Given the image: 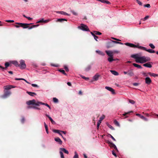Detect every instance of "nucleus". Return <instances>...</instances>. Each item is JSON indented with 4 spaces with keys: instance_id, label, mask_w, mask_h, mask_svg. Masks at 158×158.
<instances>
[{
    "instance_id": "nucleus-11",
    "label": "nucleus",
    "mask_w": 158,
    "mask_h": 158,
    "mask_svg": "<svg viewBox=\"0 0 158 158\" xmlns=\"http://www.w3.org/2000/svg\"><path fill=\"white\" fill-rule=\"evenodd\" d=\"M132 111H130L129 112L125 113L122 114V117L124 118L128 117L130 115V113L132 112Z\"/></svg>"
},
{
    "instance_id": "nucleus-21",
    "label": "nucleus",
    "mask_w": 158,
    "mask_h": 158,
    "mask_svg": "<svg viewBox=\"0 0 158 158\" xmlns=\"http://www.w3.org/2000/svg\"><path fill=\"white\" fill-rule=\"evenodd\" d=\"M45 115L46 116L48 117V118H49V119L51 121V123L52 124H55V123H56L55 122L53 121V120L52 119L50 116H49V115H48L47 114H46Z\"/></svg>"
},
{
    "instance_id": "nucleus-56",
    "label": "nucleus",
    "mask_w": 158,
    "mask_h": 158,
    "mask_svg": "<svg viewBox=\"0 0 158 158\" xmlns=\"http://www.w3.org/2000/svg\"><path fill=\"white\" fill-rule=\"evenodd\" d=\"M25 121V118L24 117H23V118L21 119V122L22 123H24Z\"/></svg>"
},
{
    "instance_id": "nucleus-47",
    "label": "nucleus",
    "mask_w": 158,
    "mask_h": 158,
    "mask_svg": "<svg viewBox=\"0 0 158 158\" xmlns=\"http://www.w3.org/2000/svg\"><path fill=\"white\" fill-rule=\"evenodd\" d=\"M149 46L152 49H154L155 48V46L152 44H150Z\"/></svg>"
},
{
    "instance_id": "nucleus-16",
    "label": "nucleus",
    "mask_w": 158,
    "mask_h": 158,
    "mask_svg": "<svg viewBox=\"0 0 158 158\" xmlns=\"http://www.w3.org/2000/svg\"><path fill=\"white\" fill-rule=\"evenodd\" d=\"M151 63H152V62H148L147 63L143 64V66L148 68H151V67H152V65L151 64Z\"/></svg>"
},
{
    "instance_id": "nucleus-27",
    "label": "nucleus",
    "mask_w": 158,
    "mask_h": 158,
    "mask_svg": "<svg viewBox=\"0 0 158 158\" xmlns=\"http://www.w3.org/2000/svg\"><path fill=\"white\" fill-rule=\"evenodd\" d=\"M5 67H3V69H6L10 65V64L8 62H7L5 63Z\"/></svg>"
},
{
    "instance_id": "nucleus-6",
    "label": "nucleus",
    "mask_w": 158,
    "mask_h": 158,
    "mask_svg": "<svg viewBox=\"0 0 158 158\" xmlns=\"http://www.w3.org/2000/svg\"><path fill=\"white\" fill-rule=\"evenodd\" d=\"M20 64H19V67H20L21 69H24L26 68V66L25 63V61L23 60H22L20 61Z\"/></svg>"
},
{
    "instance_id": "nucleus-50",
    "label": "nucleus",
    "mask_w": 158,
    "mask_h": 158,
    "mask_svg": "<svg viewBox=\"0 0 158 158\" xmlns=\"http://www.w3.org/2000/svg\"><path fill=\"white\" fill-rule=\"evenodd\" d=\"M114 123L116 125L118 126H119V123L116 120H114Z\"/></svg>"
},
{
    "instance_id": "nucleus-63",
    "label": "nucleus",
    "mask_w": 158,
    "mask_h": 158,
    "mask_svg": "<svg viewBox=\"0 0 158 158\" xmlns=\"http://www.w3.org/2000/svg\"><path fill=\"white\" fill-rule=\"evenodd\" d=\"M112 154L115 157H117L116 154L114 150L112 151Z\"/></svg>"
},
{
    "instance_id": "nucleus-39",
    "label": "nucleus",
    "mask_w": 158,
    "mask_h": 158,
    "mask_svg": "<svg viewBox=\"0 0 158 158\" xmlns=\"http://www.w3.org/2000/svg\"><path fill=\"white\" fill-rule=\"evenodd\" d=\"M96 52L98 53V54L100 55H102V56H104V54L102 52L99 51V50H96Z\"/></svg>"
},
{
    "instance_id": "nucleus-42",
    "label": "nucleus",
    "mask_w": 158,
    "mask_h": 158,
    "mask_svg": "<svg viewBox=\"0 0 158 158\" xmlns=\"http://www.w3.org/2000/svg\"><path fill=\"white\" fill-rule=\"evenodd\" d=\"M53 101L55 103H58V100L56 98H53Z\"/></svg>"
},
{
    "instance_id": "nucleus-30",
    "label": "nucleus",
    "mask_w": 158,
    "mask_h": 158,
    "mask_svg": "<svg viewBox=\"0 0 158 158\" xmlns=\"http://www.w3.org/2000/svg\"><path fill=\"white\" fill-rule=\"evenodd\" d=\"M133 65L136 67H137L139 69H142V66L140 65H138L136 64H135V63H133Z\"/></svg>"
},
{
    "instance_id": "nucleus-60",
    "label": "nucleus",
    "mask_w": 158,
    "mask_h": 158,
    "mask_svg": "<svg viewBox=\"0 0 158 158\" xmlns=\"http://www.w3.org/2000/svg\"><path fill=\"white\" fill-rule=\"evenodd\" d=\"M109 135L110 136V137L114 141H116L115 139L110 134H109Z\"/></svg>"
},
{
    "instance_id": "nucleus-62",
    "label": "nucleus",
    "mask_w": 158,
    "mask_h": 158,
    "mask_svg": "<svg viewBox=\"0 0 158 158\" xmlns=\"http://www.w3.org/2000/svg\"><path fill=\"white\" fill-rule=\"evenodd\" d=\"M6 21L9 23H12L14 22V21L13 20H6Z\"/></svg>"
},
{
    "instance_id": "nucleus-38",
    "label": "nucleus",
    "mask_w": 158,
    "mask_h": 158,
    "mask_svg": "<svg viewBox=\"0 0 158 158\" xmlns=\"http://www.w3.org/2000/svg\"><path fill=\"white\" fill-rule=\"evenodd\" d=\"M44 125L45 128L46 132L47 134H48V126L45 122H44Z\"/></svg>"
},
{
    "instance_id": "nucleus-52",
    "label": "nucleus",
    "mask_w": 158,
    "mask_h": 158,
    "mask_svg": "<svg viewBox=\"0 0 158 158\" xmlns=\"http://www.w3.org/2000/svg\"><path fill=\"white\" fill-rule=\"evenodd\" d=\"M44 19L43 18L41 19L40 20L37 21V23H43L44 22Z\"/></svg>"
},
{
    "instance_id": "nucleus-61",
    "label": "nucleus",
    "mask_w": 158,
    "mask_h": 158,
    "mask_svg": "<svg viewBox=\"0 0 158 158\" xmlns=\"http://www.w3.org/2000/svg\"><path fill=\"white\" fill-rule=\"evenodd\" d=\"M23 80V78H15V80Z\"/></svg>"
},
{
    "instance_id": "nucleus-36",
    "label": "nucleus",
    "mask_w": 158,
    "mask_h": 158,
    "mask_svg": "<svg viewBox=\"0 0 158 158\" xmlns=\"http://www.w3.org/2000/svg\"><path fill=\"white\" fill-rule=\"evenodd\" d=\"M101 2L104 3H106L107 4H110V3L109 1L106 0H101Z\"/></svg>"
},
{
    "instance_id": "nucleus-53",
    "label": "nucleus",
    "mask_w": 158,
    "mask_h": 158,
    "mask_svg": "<svg viewBox=\"0 0 158 158\" xmlns=\"http://www.w3.org/2000/svg\"><path fill=\"white\" fill-rule=\"evenodd\" d=\"M64 68L66 72H68L69 71L68 68L66 66H64Z\"/></svg>"
},
{
    "instance_id": "nucleus-59",
    "label": "nucleus",
    "mask_w": 158,
    "mask_h": 158,
    "mask_svg": "<svg viewBox=\"0 0 158 158\" xmlns=\"http://www.w3.org/2000/svg\"><path fill=\"white\" fill-rule=\"evenodd\" d=\"M142 73L145 76H148V73H144V72H142Z\"/></svg>"
},
{
    "instance_id": "nucleus-28",
    "label": "nucleus",
    "mask_w": 158,
    "mask_h": 158,
    "mask_svg": "<svg viewBox=\"0 0 158 158\" xmlns=\"http://www.w3.org/2000/svg\"><path fill=\"white\" fill-rule=\"evenodd\" d=\"M11 63L15 65L16 67H19V64L17 61H12Z\"/></svg>"
},
{
    "instance_id": "nucleus-7",
    "label": "nucleus",
    "mask_w": 158,
    "mask_h": 158,
    "mask_svg": "<svg viewBox=\"0 0 158 158\" xmlns=\"http://www.w3.org/2000/svg\"><path fill=\"white\" fill-rule=\"evenodd\" d=\"M91 34L94 36L95 40H97L98 39V37L96 36V35H101L102 34V33L96 31H94V32H91Z\"/></svg>"
},
{
    "instance_id": "nucleus-5",
    "label": "nucleus",
    "mask_w": 158,
    "mask_h": 158,
    "mask_svg": "<svg viewBox=\"0 0 158 158\" xmlns=\"http://www.w3.org/2000/svg\"><path fill=\"white\" fill-rule=\"evenodd\" d=\"M139 49L146 51L150 53H154L155 52L154 50L150 49H147L145 47L141 46L139 47Z\"/></svg>"
},
{
    "instance_id": "nucleus-31",
    "label": "nucleus",
    "mask_w": 158,
    "mask_h": 158,
    "mask_svg": "<svg viewBox=\"0 0 158 158\" xmlns=\"http://www.w3.org/2000/svg\"><path fill=\"white\" fill-rule=\"evenodd\" d=\"M91 69V66L90 65H88L85 69V71H88Z\"/></svg>"
},
{
    "instance_id": "nucleus-44",
    "label": "nucleus",
    "mask_w": 158,
    "mask_h": 158,
    "mask_svg": "<svg viewBox=\"0 0 158 158\" xmlns=\"http://www.w3.org/2000/svg\"><path fill=\"white\" fill-rule=\"evenodd\" d=\"M75 155L73 156V158H78V155L77 154L76 152H74Z\"/></svg>"
},
{
    "instance_id": "nucleus-18",
    "label": "nucleus",
    "mask_w": 158,
    "mask_h": 158,
    "mask_svg": "<svg viewBox=\"0 0 158 158\" xmlns=\"http://www.w3.org/2000/svg\"><path fill=\"white\" fill-rule=\"evenodd\" d=\"M4 87V89H5L9 90V89H11V88H14L15 87L13 85H9V86H5Z\"/></svg>"
},
{
    "instance_id": "nucleus-19",
    "label": "nucleus",
    "mask_w": 158,
    "mask_h": 158,
    "mask_svg": "<svg viewBox=\"0 0 158 158\" xmlns=\"http://www.w3.org/2000/svg\"><path fill=\"white\" fill-rule=\"evenodd\" d=\"M55 140L56 142H58L59 144H61L62 143V141L60 139L59 137L55 138Z\"/></svg>"
},
{
    "instance_id": "nucleus-9",
    "label": "nucleus",
    "mask_w": 158,
    "mask_h": 158,
    "mask_svg": "<svg viewBox=\"0 0 158 158\" xmlns=\"http://www.w3.org/2000/svg\"><path fill=\"white\" fill-rule=\"evenodd\" d=\"M26 103L28 105H35L36 106L37 102H36V101L35 99H33L27 102Z\"/></svg>"
},
{
    "instance_id": "nucleus-2",
    "label": "nucleus",
    "mask_w": 158,
    "mask_h": 158,
    "mask_svg": "<svg viewBox=\"0 0 158 158\" xmlns=\"http://www.w3.org/2000/svg\"><path fill=\"white\" fill-rule=\"evenodd\" d=\"M16 24L20 25V27H23V28H28L29 29H31L33 28L32 26L29 27L27 26V25L33 24L32 23H30L29 24L28 23H16Z\"/></svg>"
},
{
    "instance_id": "nucleus-13",
    "label": "nucleus",
    "mask_w": 158,
    "mask_h": 158,
    "mask_svg": "<svg viewBox=\"0 0 158 158\" xmlns=\"http://www.w3.org/2000/svg\"><path fill=\"white\" fill-rule=\"evenodd\" d=\"M136 115L138 116L141 119L144 120L145 121H148V119L147 118L145 117L144 116L141 115L140 114H136Z\"/></svg>"
},
{
    "instance_id": "nucleus-33",
    "label": "nucleus",
    "mask_w": 158,
    "mask_h": 158,
    "mask_svg": "<svg viewBox=\"0 0 158 158\" xmlns=\"http://www.w3.org/2000/svg\"><path fill=\"white\" fill-rule=\"evenodd\" d=\"M10 94V91H6L4 94V97H6L7 96L9 95Z\"/></svg>"
},
{
    "instance_id": "nucleus-14",
    "label": "nucleus",
    "mask_w": 158,
    "mask_h": 158,
    "mask_svg": "<svg viewBox=\"0 0 158 158\" xmlns=\"http://www.w3.org/2000/svg\"><path fill=\"white\" fill-rule=\"evenodd\" d=\"M145 83L148 85H149L152 82V80L149 77H147L145 79Z\"/></svg>"
},
{
    "instance_id": "nucleus-45",
    "label": "nucleus",
    "mask_w": 158,
    "mask_h": 158,
    "mask_svg": "<svg viewBox=\"0 0 158 158\" xmlns=\"http://www.w3.org/2000/svg\"><path fill=\"white\" fill-rule=\"evenodd\" d=\"M71 12L74 15H76V16H77V15H78V14L77 13V12H76L75 11H74V10H71Z\"/></svg>"
},
{
    "instance_id": "nucleus-58",
    "label": "nucleus",
    "mask_w": 158,
    "mask_h": 158,
    "mask_svg": "<svg viewBox=\"0 0 158 158\" xmlns=\"http://www.w3.org/2000/svg\"><path fill=\"white\" fill-rule=\"evenodd\" d=\"M31 85L34 87H38L39 86L36 84H32Z\"/></svg>"
},
{
    "instance_id": "nucleus-22",
    "label": "nucleus",
    "mask_w": 158,
    "mask_h": 158,
    "mask_svg": "<svg viewBox=\"0 0 158 158\" xmlns=\"http://www.w3.org/2000/svg\"><path fill=\"white\" fill-rule=\"evenodd\" d=\"M99 76V75L98 74H96L94 77H93V79L95 81H97L98 80Z\"/></svg>"
},
{
    "instance_id": "nucleus-25",
    "label": "nucleus",
    "mask_w": 158,
    "mask_h": 158,
    "mask_svg": "<svg viewBox=\"0 0 158 158\" xmlns=\"http://www.w3.org/2000/svg\"><path fill=\"white\" fill-rule=\"evenodd\" d=\"M27 93L29 95L31 96H33L34 95H36V94L34 92H30L27 91Z\"/></svg>"
},
{
    "instance_id": "nucleus-41",
    "label": "nucleus",
    "mask_w": 158,
    "mask_h": 158,
    "mask_svg": "<svg viewBox=\"0 0 158 158\" xmlns=\"http://www.w3.org/2000/svg\"><path fill=\"white\" fill-rule=\"evenodd\" d=\"M59 71L60 72L62 73L63 74L65 75H67L66 73H65V72L64 70L63 69H60L59 70Z\"/></svg>"
},
{
    "instance_id": "nucleus-8",
    "label": "nucleus",
    "mask_w": 158,
    "mask_h": 158,
    "mask_svg": "<svg viewBox=\"0 0 158 158\" xmlns=\"http://www.w3.org/2000/svg\"><path fill=\"white\" fill-rule=\"evenodd\" d=\"M125 45L127 46H128L131 47L132 48H139V47L140 46H139L138 44L137 45H135L133 44H131V43H126L125 44Z\"/></svg>"
},
{
    "instance_id": "nucleus-1",
    "label": "nucleus",
    "mask_w": 158,
    "mask_h": 158,
    "mask_svg": "<svg viewBox=\"0 0 158 158\" xmlns=\"http://www.w3.org/2000/svg\"><path fill=\"white\" fill-rule=\"evenodd\" d=\"M131 57L135 59V60L136 63H139L141 64L151 60V58L149 57L145 56H138L137 54L133 55L131 56Z\"/></svg>"
},
{
    "instance_id": "nucleus-23",
    "label": "nucleus",
    "mask_w": 158,
    "mask_h": 158,
    "mask_svg": "<svg viewBox=\"0 0 158 158\" xmlns=\"http://www.w3.org/2000/svg\"><path fill=\"white\" fill-rule=\"evenodd\" d=\"M148 74H149L151 76H152L154 77L158 76V74L154 73H152L151 72L148 73Z\"/></svg>"
},
{
    "instance_id": "nucleus-37",
    "label": "nucleus",
    "mask_w": 158,
    "mask_h": 158,
    "mask_svg": "<svg viewBox=\"0 0 158 158\" xmlns=\"http://www.w3.org/2000/svg\"><path fill=\"white\" fill-rule=\"evenodd\" d=\"M44 125L45 128L46 132L47 134H48V126L45 122H44Z\"/></svg>"
},
{
    "instance_id": "nucleus-34",
    "label": "nucleus",
    "mask_w": 158,
    "mask_h": 158,
    "mask_svg": "<svg viewBox=\"0 0 158 158\" xmlns=\"http://www.w3.org/2000/svg\"><path fill=\"white\" fill-rule=\"evenodd\" d=\"M107 143L109 145L110 147L111 148H114V146L113 145H115L114 144L109 141H108Z\"/></svg>"
},
{
    "instance_id": "nucleus-17",
    "label": "nucleus",
    "mask_w": 158,
    "mask_h": 158,
    "mask_svg": "<svg viewBox=\"0 0 158 158\" xmlns=\"http://www.w3.org/2000/svg\"><path fill=\"white\" fill-rule=\"evenodd\" d=\"M56 13H57L60 14H61L63 15H68L69 16H70V14H68V13H66V12L63 11H58L56 12Z\"/></svg>"
},
{
    "instance_id": "nucleus-49",
    "label": "nucleus",
    "mask_w": 158,
    "mask_h": 158,
    "mask_svg": "<svg viewBox=\"0 0 158 158\" xmlns=\"http://www.w3.org/2000/svg\"><path fill=\"white\" fill-rule=\"evenodd\" d=\"M61 158H64L63 153L61 151L60 152Z\"/></svg>"
},
{
    "instance_id": "nucleus-51",
    "label": "nucleus",
    "mask_w": 158,
    "mask_h": 158,
    "mask_svg": "<svg viewBox=\"0 0 158 158\" xmlns=\"http://www.w3.org/2000/svg\"><path fill=\"white\" fill-rule=\"evenodd\" d=\"M108 126L110 129H111V130H114V127L112 126H111V125L109 124H107Z\"/></svg>"
},
{
    "instance_id": "nucleus-46",
    "label": "nucleus",
    "mask_w": 158,
    "mask_h": 158,
    "mask_svg": "<svg viewBox=\"0 0 158 158\" xmlns=\"http://www.w3.org/2000/svg\"><path fill=\"white\" fill-rule=\"evenodd\" d=\"M129 101L130 103L132 104H134L135 103V102L132 100L129 99Z\"/></svg>"
},
{
    "instance_id": "nucleus-40",
    "label": "nucleus",
    "mask_w": 158,
    "mask_h": 158,
    "mask_svg": "<svg viewBox=\"0 0 158 158\" xmlns=\"http://www.w3.org/2000/svg\"><path fill=\"white\" fill-rule=\"evenodd\" d=\"M52 131L54 133H58V134L60 132H61V131L56 129H53L52 130Z\"/></svg>"
},
{
    "instance_id": "nucleus-35",
    "label": "nucleus",
    "mask_w": 158,
    "mask_h": 158,
    "mask_svg": "<svg viewBox=\"0 0 158 158\" xmlns=\"http://www.w3.org/2000/svg\"><path fill=\"white\" fill-rule=\"evenodd\" d=\"M108 60L109 62H111L115 60V59H113V57H110L108 58Z\"/></svg>"
},
{
    "instance_id": "nucleus-29",
    "label": "nucleus",
    "mask_w": 158,
    "mask_h": 158,
    "mask_svg": "<svg viewBox=\"0 0 158 158\" xmlns=\"http://www.w3.org/2000/svg\"><path fill=\"white\" fill-rule=\"evenodd\" d=\"M110 72L113 74V75L117 76L118 75V73L116 71L114 70H111L110 71Z\"/></svg>"
},
{
    "instance_id": "nucleus-15",
    "label": "nucleus",
    "mask_w": 158,
    "mask_h": 158,
    "mask_svg": "<svg viewBox=\"0 0 158 158\" xmlns=\"http://www.w3.org/2000/svg\"><path fill=\"white\" fill-rule=\"evenodd\" d=\"M105 89L111 92L113 94H115L114 90L112 88L108 86H106Z\"/></svg>"
},
{
    "instance_id": "nucleus-48",
    "label": "nucleus",
    "mask_w": 158,
    "mask_h": 158,
    "mask_svg": "<svg viewBox=\"0 0 158 158\" xmlns=\"http://www.w3.org/2000/svg\"><path fill=\"white\" fill-rule=\"evenodd\" d=\"M137 2L140 6H142V3L139 0H136Z\"/></svg>"
},
{
    "instance_id": "nucleus-20",
    "label": "nucleus",
    "mask_w": 158,
    "mask_h": 158,
    "mask_svg": "<svg viewBox=\"0 0 158 158\" xmlns=\"http://www.w3.org/2000/svg\"><path fill=\"white\" fill-rule=\"evenodd\" d=\"M106 53L107 55L110 57H113V53L110 51H106Z\"/></svg>"
},
{
    "instance_id": "nucleus-26",
    "label": "nucleus",
    "mask_w": 158,
    "mask_h": 158,
    "mask_svg": "<svg viewBox=\"0 0 158 158\" xmlns=\"http://www.w3.org/2000/svg\"><path fill=\"white\" fill-rule=\"evenodd\" d=\"M60 150H61V151L65 153H66L67 154H69L68 151L67 150H66L64 148H60Z\"/></svg>"
},
{
    "instance_id": "nucleus-10",
    "label": "nucleus",
    "mask_w": 158,
    "mask_h": 158,
    "mask_svg": "<svg viewBox=\"0 0 158 158\" xmlns=\"http://www.w3.org/2000/svg\"><path fill=\"white\" fill-rule=\"evenodd\" d=\"M105 118V116L103 115L102 117H100V120L98 122L97 124V127L98 129L99 126H100V123H101L102 121Z\"/></svg>"
},
{
    "instance_id": "nucleus-3",
    "label": "nucleus",
    "mask_w": 158,
    "mask_h": 158,
    "mask_svg": "<svg viewBox=\"0 0 158 158\" xmlns=\"http://www.w3.org/2000/svg\"><path fill=\"white\" fill-rule=\"evenodd\" d=\"M78 28L83 31H89V29L87 26L83 23L81 24L80 26H78Z\"/></svg>"
},
{
    "instance_id": "nucleus-24",
    "label": "nucleus",
    "mask_w": 158,
    "mask_h": 158,
    "mask_svg": "<svg viewBox=\"0 0 158 158\" xmlns=\"http://www.w3.org/2000/svg\"><path fill=\"white\" fill-rule=\"evenodd\" d=\"M67 21V20L64 19H58L56 21V22H62L63 21Z\"/></svg>"
},
{
    "instance_id": "nucleus-4",
    "label": "nucleus",
    "mask_w": 158,
    "mask_h": 158,
    "mask_svg": "<svg viewBox=\"0 0 158 158\" xmlns=\"http://www.w3.org/2000/svg\"><path fill=\"white\" fill-rule=\"evenodd\" d=\"M111 41L107 44L106 46L108 48L112 47L114 46L115 44H119V42L116 41H114L113 40H111Z\"/></svg>"
},
{
    "instance_id": "nucleus-64",
    "label": "nucleus",
    "mask_w": 158,
    "mask_h": 158,
    "mask_svg": "<svg viewBox=\"0 0 158 158\" xmlns=\"http://www.w3.org/2000/svg\"><path fill=\"white\" fill-rule=\"evenodd\" d=\"M149 16H146L143 19V20H146L147 19L149 18Z\"/></svg>"
},
{
    "instance_id": "nucleus-12",
    "label": "nucleus",
    "mask_w": 158,
    "mask_h": 158,
    "mask_svg": "<svg viewBox=\"0 0 158 158\" xmlns=\"http://www.w3.org/2000/svg\"><path fill=\"white\" fill-rule=\"evenodd\" d=\"M127 75L130 77L133 76H134V73L133 69L128 70L127 71Z\"/></svg>"
},
{
    "instance_id": "nucleus-57",
    "label": "nucleus",
    "mask_w": 158,
    "mask_h": 158,
    "mask_svg": "<svg viewBox=\"0 0 158 158\" xmlns=\"http://www.w3.org/2000/svg\"><path fill=\"white\" fill-rule=\"evenodd\" d=\"M81 77L83 78V79H85V80H88L89 78H88V77H85V76H81Z\"/></svg>"
},
{
    "instance_id": "nucleus-32",
    "label": "nucleus",
    "mask_w": 158,
    "mask_h": 158,
    "mask_svg": "<svg viewBox=\"0 0 158 158\" xmlns=\"http://www.w3.org/2000/svg\"><path fill=\"white\" fill-rule=\"evenodd\" d=\"M45 104H46V103H44L42 102H37V104H36V106H39L40 105H45Z\"/></svg>"
},
{
    "instance_id": "nucleus-55",
    "label": "nucleus",
    "mask_w": 158,
    "mask_h": 158,
    "mask_svg": "<svg viewBox=\"0 0 158 158\" xmlns=\"http://www.w3.org/2000/svg\"><path fill=\"white\" fill-rule=\"evenodd\" d=\"M51 20L50 19H48L46 20H44V23H47Z\"/></svg>"
},
{
    "instance_id": "nucleus-43",
    "label": "nucleus",
    "mask_w": 158,
    "mask_h": 158,
    "mask_svg": "<svg viewBox=\"0 0 158 158\" xmlns=\"http://www.w3.org/2000/svg\"><path fill=\"white\" fill-rule=\"evenodd\" d=\"M27 108H34V109H36L40 110V108H39L36 107L35 106H28L27 107Z\"/></svg>"
},
{
    "instance_id": "nucleus-54",
    "label": "nucleus",
    "mask_w": 158,
    "mask_h": 158,
    "mask_svg": "<svg viewBox=\"0 0 158 158\" xmlns=\"http://www.w3.org/2000/svg\"><path fill=\"white\" fill-rule=\"evenodd\" d=\"M144 6L145 7L149 8L150 7V5L149 4H148L146 5H144Z\"/></svg>"
}]
</instances>
